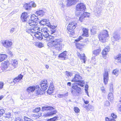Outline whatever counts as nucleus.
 Masks as SVG:
<instances>
[{
    "instance_id": "28",
    "label": "nucleus",
    "mask_w": 121,
    "mask_h": 121,
    "mask_svg": "<svg viewBox=\"0 0 121 121\" xmlns=\"http://www.w3.org/2000/svg\"><path fill=\"white\" fill-rule=\"evenodd\" d=\"M23 76L20 74L16 78L14 79L13 82L15 83L16 82H19V80L22 79L23 78Z\"/></svg>"
},
{
    "instance_id": "33",
    "label": "nucleus",
    "mask_w": 121,
    "mask_h": 121,
    "mask_svg": "<svg viewBox=\"0 0 121 121\" xmlns=\"http://www.w3.org/2000/svg\"><path fill=\"white\" fill-rule=\"evenodd\" d=\"M108 99L111 101L113 99V97L112 93H110L108 95Z\"/></svg>"
},
{
    "instance_id": "16",
    "label": "nucleus",
    "mask_w": 121,
    "mask_h": 121,
    "mask_svg": "<svg viewBox=\"0 0 121 121\" xmlns=\"http://www.w3.org/2000/svg\"><path fill=\"white\" fill-rule=\"evenodd\" d=\"M79 86H81L79 85H78L77 84H75L73 86H72L73 89H74L78 93H80L81 91V89L80 88Z\"/></svg>"
},
{
    "instance_id": "9",
    "label": "nucleus",
    "mask_w": 121,
    "mask_h": 121,
    "mask_svg": "<svg viewBox=\"0 0 121 121\" xmlns=\"http://www.w3.org/2000/svg\"><path fill=\"white\" fill-rule=\"evenodd\" d=\"M81 15L79 18V19L81 22H82L86 17H88L90 15V13H88L84 12L83 13L80 14L78 15Z\"/></svg>"
},
{
    "instance_id": "31",
    "label": "nucleus",
    "mask_w": 121,
    "mask_h": 121,
    "mask_svg": "<svg viewBox=\"0 0 121 121\" xmlns=\"http://www.w3.org/2000/svg\"><path fill=\"white\" fill-rule=\"evenodd\" d=\"M31 29V28L29 27L28 25H27L25 27V30L26 32L29 33H30Z\"/></svg>"
},
{
    "instance_id": "2",
    "label": "nucleus",
    "mask_w": 121,
    "mask_h": 121,
    "mask_svg": "<svg viewBox=\"0 0 121 121\" xmlns=\"http://www.w3.org/2000/svg\"><path fill=\"white\" fill-rule=\"evenodd\" d=\"M63 40L61 39H56L48 43V46L50 47H54L57 50H61L64 47V44L62 43Z\"/></svg>"
},
{
    "instance_id": "4",
    "label": "nucleus",
    "mask_w": 121,
    "mask_h": 121,
    "mask_svg": "<svg viewBox=\"0 0 121 121\" xmlns=\"http://www.w3.org/2000/svg\"><path fill=\"white\" fill-rule=\"evenodd\" d=\"M77 26V23L75 22H72L70 23L67 28L68 33L72 35H73L74 34V30Z\"/></svg>"
},
{
    "instance_id": "44",
    "label": "nucleus",
    "mask_w": 121,
    "mask_h": 121,
    "mask_svg": "<svg viewBox=\"0 0 121 121\" xmlns=\"http://www.w3.org/2000/svg\"><path fill=\"white\" fill-rule=\"evenodd\" d=\"M57 118V117H55L53 118L48 119V121H55L56 120Z\"/></svg>"
},
{
    "instance_id": "64",
    "label": "nucleus",
    "mask_w": 121,
    "mask_h": 121,
    "mask_svg": "<svg viewBox=\"0 0 121 121\" xmlns=\"http://www.w3.org/2000/svg\"><path fill=\"white\" fill-rule=\"evenodd\" d=\"M58 96L60 98H63L64 97V94H60L58 95Z\"/></svg>"
},
{
    "instance_id": "5",
    "label": "nucleus",
    "mask_w": 121,
    "mask_h": 121,
    "mask_svg": "<svg viewBox=\"0 0 121 121\" xmlns=\"http://www.w3.org/2000/svg\"><path fill=\"white\" fill-rule=\"evenodd\" d=\"M82 78L79 74L77 73L75 74L74 78L72 79V81L78 82V83H76V84L80 86L81 87H83L84 86V82L83 81H81Z\"/></svg>"
},
{
    "instance_id": "59",
    "label": "nucleus",
    "mask_w": 121,
    "mask_h": 121,
    "mask_svg": "<svg viewBox=\"0 0 121 121\" xmlns=\"http://www.w3.org/2000/svg\"><path fill=\"white\" fill-rule=\"evenodd\" d=\"M88 87V85H86L85 86V91L88 92L87 89Z\"/></svg>"
},
{
    "instance_id": "56",
    "label": "nucleus",
    "mask_w": 121,
    "mask_h": 121,
    "mask_svg": "<svg viewBox=\"0 0 121 121\" xmlns=\"http://www.w3.org/2000/svg\"><path fill=\"white\" fill-rule=\"evenodd\" d=\"M40 109V107L38 108H35L34 111H35V112H38L39 111Z\"/></svg>"
},
{
    "instance_id": "58",
    "label": "nucleus",
    "mask_w": 121,
    "mask_h": 121,
    "mask_svg": "<svg viewBox=\"0 0 121 121\" xmlns=\"http://www.w3.org/2000/svg\"><path fill=\"white\" fill-rule=\"evenodd\" d=\"M82 39V37L80 36L77 39L75 40V41L76 42H78L80 41V40Z\"/></svg>"
},
{
    "instance_id": "27",
    "label": "nucleus",
    "mask_w": 121,
    "mask_h": 121,
    "mask_svg": "<svg viewBox=\"0 0 121 121\" xmlns=\"http://www.w3.org/2000/svg\"><path fill=\"white\" fill-rule=\"evenodd\" d=\"M79 0H68V3L70 5L75 4Z\"/></svg>"
},
{
    "instance_id": "40",
    "label": "nucleus",
    "mask_w": 121,
    "mask_h": 121,
    "mask_svg": "<svg viewBox=\"0 0 121 121\" xmlns=\"http://www.w3.org/2000/svg\"><path fill=\"white\" fill-rule=\"evenodd\" d=\"M34 31L35 33V34L37 33L39 31V28L38 27H35L33 28Z\"/></svg>"
},
{
    "instance_id": "62",
    "label": "nucleus",
    "mask_w": 121,
    "mask_h": 121,
    "mask_svg": "<svg viewBox=\"0 0 121 121\" xmlns=\"http://www.w3.org/2000/svg\"><path fill=\"white\" fill-rule=\"evenodd\" d=\"M105 104L107 106H109L110 105V104L108 101H107L105 102Z\"/></svg>"
},
{
    "instance_id": "7",
    "label": "nucleus",
    "mask_w": 121,
    "mask_h": 121,
    "mask_svg": "<svg viewBox=\"0 0 121 121\" xmlns=\"http://www.w3.org/2000/svg\"><path fill=\"white\" fill-rule=\"evenodd\" d=\"M2 45L6 48H9L12 47V43L11 41L8 40H2L1 41Z\"/></svg>"
},
{
    "instance_id": "32",
    "label": "nucleus",
    "mask_w": 121,
    "mask_h": 121,
    "mask_svg": "<svg viewBox=\"0 0 121 121\" xmlns=\"http://www.w3.org/2000/svg\"><path fill=\"white\" fill-rule=\"evenodd\" d=\"M56 112V110H54L53 111H51L50 112L47 113L46 114V116H49L55 114Z\"/></svg>"
},
{
    "instance_id": "29",
    "label": "nucleus",
    "mask_w": 121,
    "mask_h": 121,
    "mask_svg": "<svg viewBox=\"0 0 121 121\" xmlns=\"http://www.w3.org/2000/svg\"><path fill=\"white\" fill-rule=\"evenodd\" d=\"M83 33L82 35L83 36L87 37L88 36V30L87 29L85 28H83L82 29Z\"/></svg>"
},
{
    "instance_id": "26",
    "label": "nucleus",
    "mask_w": 121,
    "mask_h": 121,
    "mask_svg": "<svg viewBox=\"0 0 121 121\" xmlns=\"http://www.w3.org/2000/svg\"><path fill=\"white\" fill-rule=\"evenodd\" d=\"M114 58L116 60H117V62H118L121 63V54H119L114 56Z\"/></svg>"
},
{
    "instance_id": "11",
    "label": "nucleus",
    "mask_w": 121,
    "mask_h": 121,
    "mask_svg": "<svg viewBox=\"0 0 121 121\" xmlns=\"http://www.w3.org/2000/svg\"><path fill=\"white\" fill-rule=\"evenodd\" d=\"M111 39L112 42L114 41L115 40L117 41L120 39V37L118 33L115 32L113 33V37H112Z\"/></svg>"
},
{
    "instance_id": "36",
    "label": "nucleus",
    "mask_w": 121,
    "mask_h": 121,
    "mask_svg": "<svg viewBox=\"0 0 121 121\" xmlns=\"http://www.w3.org/2000/svg\"><path fill=\"white\" fill-rule=\"evenodd\" d=\"M30 4H26L24 5V7L26 10H29L30 9L31 6Z\"/></svg>"
},
{
    "instance_id": "3",
    "label": "nucleus",
    "mask_w": 121,
    "mask_h": 121,
    "mask_svg": "<svg viewBox=\"0 0 121 121\" xmlns=\"http://www.w3.org/2000/svg\"><path fill=\"white\" fill-rule=\"evenodd\" d=\"M76 9L77 10L76 12V15H78L80 14L83 13L84 12L86 9V6L83 3H80L77 5Z\"/></svg>"
},
{
    "instance_id": "55",
    "label": "nucleus",
    "mask_w": 121,
    "mask_h": 121,
    "mask_svg": "<svg viewBox=\"0 0 121 121\" xmlns=\"http://www.w3.org/2000/svg\"><path fill=\"white\" fill-rule=\"evenodd\" d=\"M14 121H23L19 117L17 118Z\"/></svg>"
},
{
    "instance_id": "63",
    "label": "nucleus",
    "mask_w": 121,
    "mask_h": 121,
    "mask_svg": "<svg viewBox=\"0 0 121 121\" xmlns=\"http://www.w3.org/2000/svg\"><path fill=\"white\" fill-rule=\"evenodd\" d=\"M100 88L101 90L102 91V92H104L105 90L104 87H101Z\"/></svg>"
},
{
    "instance_id": "54",
    "label": "nucleus",
    "mask_w": 121,
    "mask_h": 121,
    "mask_svg": "<svg viewBox=\"0 0 121 121\" xmlns=\"http://www.w3.org/2000/svg\"><path fill=\"white\" fill-rule=\"evenodd\" d=\"M49 26H50V28L52 29H55L56 27V26L51 25L50 24Z\"/></svg>"
},
{
    "instance_id": "25",
    "label": "nucleus",
    "mask_w": 121,
    "mask_h": 121,
    "mask_svg": "<svg viewBox=\"0 0 121 121\" xmlns=\"http://www.w3.org/2000/svg\"><path fill=\"white\" fill-rule=\"evenodd\" d=\"M30 19L32 21L37 22L39 19L38 17L34 14L31 15Z\"/></svg>"
},
{
    "instance_id": "13",
    "label": "nucleus",
    "mask_w": 121,
    "mask_h": 121,
    "mask_svg": "<svg viewBox=\"0 0 121 121\" xmlns=\"http://www.w3.org/2000/svg\"><path fill=\"white\" fill-rule=\"evenodd\" d=\"M36 88L35 92L36 94L37 95H42L43 94V91L41 90L38 85L36 86Z\"/></svg>"
},
{
    "instance_id": "34",
    "label": "nucleus",
    "mask_w": 121,
    "mask_h": 121,
    "mask_svg": "<svg viewBox=\"0 0 121 121\" xmlns=\"http://www.w3.org/2000/svg\"><path fill=\"white\" fill-rule=\"evenodd\" d=\"M100 51L101 50L99 48L97 50H95L93 51V54L96 56H97L99 55Z\"/></svg>"
},
{
    "instance_id": "60",
    "label": "nucleus",
    "mask_w": 121,
    "mask_h": 121,
    "mask_svg": "<svg viewBox=\"0 0 121 121\" xmlns=\"http://www.w3.org/2000/svg\"><path fill=\"white\" fill-rule=\"evenodd\" d=\"M15 31V28H12L10 31L11 33H12Z\"/></svg>"
},
{
    "instance_id": "51",
    "label": "nucleus",
    "mask_w": 121,
    "mask_h": 121,
    "mask_svg": "<svg viewBox=\"0 0 121 121\" xmlns=\"http://www.w3.org/2000/svg\"><path fill=\"white\" fill-rule=\"evenodd\" d=\"M4 112V110L3 109L0 110V117L3 114Z\"/></svg>"
},
{
    "instance_id": "14",
    "label": "nucleus",
    "mask_w": 121,
    "mask_h": 121,
    "mask_svg": "<svg viewBox=\"0 0 121 121\" xmlns=\"http://www.w3.org/2000/svg\"><path fill=\"white\" fill-rule=\"evenodd\" d=\"M39 24L42 26L46 25L47 26H49L50 25V23L47 20L44 19L41 20L39 22Z\"/></svg>"
},
{
    "instance_id": "49",
    "label": "nucleus",
    "mask_w": 121,
    "mask_h": 121,
    "mask_svg": "<svg viewBox=\"0 0 121 121\" xmlns=\"http://www.w3.org/2000/svg\"><path fill=\"white\" fill-rule=\"evenodd\" d=\"M91 31L94 34H95L96 31L95 27H93L92 29H91Z\"/></svg>"
},
{
    "instance_id": "57",
    "label": "nucleus",
    "mask_w": 121,
    "mask_h": 121,
    "mask_svg": "<svg viewBox=\"0 0 121 121\" xmlns=\"http://www.w3.org/2000/svg\"><path fill=\"white\" fill-rule=\"evenodd\" d=\"M71 92L73 95H75L76 92L75 91V90H72Z\"/></svg>"
},
{
    "instance_id": "22",
    "label": "nucleus",
    "mask_w": 121,
    "mask_h": 121,
    "mask_svg": "<svg viewBox=\"0 0 121 121\" xmlns=\"http://www.w3.org/2000/svg\"><path fill=\"white\" fill-rule=\"evenodd\" d=\"M28 23L29 25L31 26H35L38 24L37 22L33 21L31 20L29 21Z\"/></svg>"
},
{
    "instance_id": "38",
    "label": "nucleus",
    "mask_w": 121,
    "mask_h": 121,
    "mask_svg": "<svg viewBox=\"0 0 121 121\" xmlns=\"http://www.w3.org/2000/svg\"><path fill=\"white\" fill-rule=\"evenodd\" d=\"M53 89L51 87H49L47 92L49 94H51L53 92Z\"/></svg>"
},
{
    "instance_id": "10",
    "label": "nucleus",
    "mask_w": 121,
    "mask_h": 121,
    "mask_svg": "<svg viewBox=\"0 0 121 121\" xmlns=\"http://www.w3.org/2000/svg\"><path fill=\"white\" fill-rule=\"evenodd\" d=\"M48 30L46 27L43 28L41 29V31L42 35L45 38H48L49 36V34L48 32Z\"/></svg>"
},
{
    "instance_id": "30",
    "label": "nucleus",
    "mask_w": 121,
    "mask_h": 121,
    "mask_svg": "<svg viewBox=\"0 0 121 121\" xmlns=\"http://www.w3.org/2000/svg\"><path fill=\"white\" fill-rule=\"evenodd\" d=\"M7 55L5 54H0V62L4 60L7 58Z\"/></svg>"
},
{
    "instance_id": "18",
    "label": "nucleus",
    "mask_w": 121,
    "mask_h": 121,
    "mask_svg": "<svg viewBox=\"0 0 121 121\" xmlns=\"http://www.w3.org/2000/svg\"><path fill=\"white\" fill-rule=\"evenodd\" d=\"M77 55L78 57H80L81 60H82L83 62L85 63L86 57L85 56V54L84 53L81 54L79 53H78Z\"/></svg>"
},
{
    "instance_id": "8",
    "label": "nucleus",
    "mask_w": 121,
    "mask_h": 121,
    "mask_svg": "<svg viewBox=\"0 0 121 121\" xmlns=\"http://www.w3.org/2000/svg\"><path fill=\"white\" fill-rule=\"evenodd\" d=\"M48 85V83L46 80L42 81L40 84L41 87L43 91H45L47 89Z\"/></svg>"
},
{
    "instance_id": "21",
    "label": "nucleus",
    "mask_w": 121,
    "mask_h": 121,
    "mask_svg": "<svg viewBox=\"0 0 121 121\" xmlns=\"http://www.w3.org/2000/svg\"><path fill=\"white\" fill-rule=\"evenodd\" d=\"M36 86H30L27 88V91L29 92H33L35 90L36 88Z\"/></svg>"
},
{
    "instance_id": "12",
    "label": "nucleus",
    "mask_w": 121,
    "mask_h": 121,
    "mask_svg": "<svg viewBox=\"0 0 121 121\" xmlns=\"http://www.w3.org/2000/svg\"><path fill=\"white\" fill-rule=\"evenodd\" d=\"M29 16L25 12L22 13L21 17V18L23 22L26 21L29 19Z\"/></svg>"
},
{
    "instance_id": "24",
    "label": "nucleus",
    "mask_w": 121,
    "mask_h": 121,
    "mask_svg": "<svg viewBox=\"0 0 121 121\" xmlns=\"http://www.w3.org/2000/svg\"><path fill=\"white\" fill-rule=\"evenodd\" d=\"M37 15L41 17L43 16L45 14V12L42 10H39L36 12Z\"/></svg>"
},
{
    "instance_id": "41",
    "label": "nucleus",
    "mask_w": 121,
    "mask_h": 121,
    "mask_svg": "<svg viewBox=\"0 0 121 121\" xmlns=\"http://www.w3.org/2000/svg\"><path fill=\"white\" fill-rule=\"evenodd\" d=\"M5 114L6 115L5 117L8 118H10L11 116V114L10 112H7L5 113Z\"/></svg>"
},
{
    "instance_id": "48",
    "label": "nucleus",
    "mask_w": 121,
    "mask_h": 121,
    "mask_svg": "<svg viewBox=\"0 0 121 121\" xmlns=\"http://www.w3.org/2000/svg\"><path fill=\"white\" fill-rule=\"evenodd\" d=\"M66 74L68 77H69V76L70 77L72 75V73L68 72H66Z\"/></svg>"
},
{
    "instance_id": "47",
    "label": "nucleus",
    "mask_w": 121,
    "mask_h": 121,
    "mask_svg": "<svg viewBox=\"0 0 121 121\" xmlns=\"http://www.w3.org/2000/svg\"><path fill=\"white\" fill-rule=\"evenodd\" d=\"M4 83L2 82H0V90L3 89Z\"/></svg>"
},
{
    "instance_id": "1",
    "label": "nucleus",
    "mask_w": 121,
    "mask_h": 121,
    "mask_svg": "<svg viewBox=\"0 0 121 121\" xmlns=\"http://www.w3.org/2000/svg\"><path fill=\"white\" fill-rule=\"evenodd\" d=\"M11 65L9 62L7 61H4L2 64V66L3 70H10L15 68L18 64L17 60L13 59L11 60Z\"/></svg>"
},
{
    "instance_id": "35",
    "label": "nucleus",
    "mask_w": 121,
    "mask_h": 121,
    "mask_svg": "<svg viewBox=\"0 0 121 121\" xmlns=\"http://www.w3.org/2000/svg\"><path fill=\"white\" fill-rule=\"evenodd\" d=\"M35 45L37 46L40 48H42L44 46L43 44V43L40 42H36L35 43Z\"/></svg>"
},
{
    "instance_id": "50",
    "label": "nucleus",
    "mask_w": 121,
    "mask_h": 121,
    "mask_svg": "<svg viewBox=\"0 0 121 121\" xmlns=\"http://www.w3.org/2000/svg\"><path fill=\"white\" fill-rule=\"evenodd\" d=\"M30 4L34 7H35L36 6V4H35L34 2V1L31 2L30 3Z\"/></svg>"
},
{
    "instance_id": "19",
    "label": "nucleus",
    "mask_w": 121,
    "mask_h": 121,
    "mask_svg": "<svg viewBox=\"0 0 121 121\" xmlns=\"http://www.w3.org/2000/svg\"><path fill=\"white\" fill-rule=\"evenodd\" d=\"M67 52H64L60 54L59 56V57L61 58L62 60H64L67 58Z\"/></svg>"
},
{
    "instance_id": "45",
    "label": "nucleus",
    "mask_w": 121,
    "mask_h": 121,
    "mask_svg": "<svg viewBox=\"0 0 121 121\" xmlns=\"http://www.w3.org/2000/svg\"><path fill=\"white\" fill-rule=\"evenodd\" d=\"M24 121H33L32 120L25 117H24Z\"/></svg>"
},
{
    "instance_id": "61",
    "label": "nucleus",
    "mask_w": 121,
    "mask_h": 121,
    "mask_svg": "<svg viewBox=\"0 0 121 121\" xmlns=\"http://www.w3.org/2000/svg\"><path fill=\"white\" fill-rule=\"evenodd\" d=\"M83 107L87 110H88V105H86L85 104H83Z\"/></svg>"
},
{
    "instance_id": "43",
    "label": "nucleus",
    "mask_w": 121,
    "mask_h": 121,
    "mask_svg": "<svg viewBox=\"0 0 121 121\" xmlns=\"http://www.w3.org/2000/svg\"><path fill=\"white\" fill-rule=\"evenodd\" d=\"M118 72V70L117 69H116L113 71V73L114 75H116L117 76Z\"/></svg>"
},
{
    "instance_id": "15",
    "label": "nucleus",
    "mask_w": 121,
    "mask_h": 121,
    "mask_svg": "<svg viewBox=\"0 0 121 121\" xmlns=\"http://www.w3.org/2000/svg\"><path fill=\"white\" fill-rule=\"evenodd\" d=\"M108 75L107 71H105L104 74V83L105 84H107L108 80Z\"/></svg>"
},
{
    "instance_id": "53",
    "label": "nucleus",
    "mask_w": 121,
    "mask_h": 121,
    "mask_svg": "<svg viewBox=\"0 0 121 121\" xmlns=\"http://www.w3.org/2000/svg\"><path fill=\"white\" fill-rule=\"evenodd\" d=\"M111 116L114 119L116 118L117 117V115L114 113H112L111 114Z\"/></svg>"
},
{
    "instance_id": "52",
    "label": "nucleus",
    "mask_w": 121,
    "mask_h": 121,
    "mask_svg": "<svg viewBox=\"0 0 121 121\" xmlns=\"http://www.w3.org/2000/svg\"><path fill=\"white\" fill-rule=\"evenodd\" d=\"M7 53L10 56L12 57L13 55V54L12 53V52L11 51H10L8 50L7 52Z\"/></svg>"
},
{
    "instance_id": "6",
    "label": "nucleus",
    "mask_w": 121,
    "mask_h": 121,
    "mask_svg": "<svg viewBox=\"0 0 121 121\" xmlns=\"http://www.w3.org/2000/svg\"><path fill=\"white\" fill-rule=\"evenodd\" d=\"M99 40L103 43L105 42L106 41L107 37L108 36L107 31L104 30L99 35Z\"/></svg>"
},
{
    "instance_id": "23",
    "label": "nucleus",
    "mask_w": 121,
    "mask_h": 121,
    "mask_svg": "<svg viewBox=\"0 0 121 121\" xmlns=\"http://www.w3.org/2000/svg\"><path fill=\"white\" fill-rule=\"evenodd\" d=\"M54 109V108L50 106H46L42 107V110L44 111L45 110H52Z\"/></svg>"
},
{
    "instance_id": "37",
    "label": "nucleus",
    "mask_w": 121,
    "mask_h": 121,
    "mask_svg": "<svg viewBox=\"0 0 121 121\" xmlns=\"http://www.w3.org/2000/svg\"><path fill=\"white\" fill-rule=\"evenodd\" d=\"M94 108L91 104H89L88 105V110H89L90 111H92L93 110Z\"/></svg>"
},
{
    "instance_id": "17",
    "label": "nucleus",
    "mask_w": 121,
    "mask_h": 121,
    "mask_svg": "<svg viewBox=\"0 0 121 121\" xmlns=\"http://www.w3.org/2000/svg\"><path fill=\"white\" fill-rule=\"evenodd\" d=\"M110 47L108 46L106 47L102 52V55L104 56L107 55V52L110 50ZM103 57L105 59L106 58L104 56H103Z\"/></svg>"
},
{
    "instance_id": "39",
    "label": "nucleus",
    "mask_w": 121,
    "mask_h": 121,
    "mask_svg": "<svg viewBox=\"0 0 121 121\" xmlns=\"http://www.w3.org/2000/svg\"><path fill=\"white\" fill-rule=\"evenodd\" d=\"M98 9V11L96 12L95 13V15H96L97 17H99L101 13V11L100 9Z\"/></svg>"
},
{
    "instance_id": "42",
    "label": "nucleus",
    "mask_w": 121,
    "mask_h": 121,
    "mask_svg": "<svg viewBox=\"0 0 121 121\" xmlns=\"http://www.w3.org/2000/svg\"><path fill=\"white\" fill-rule=\"evenodd\" d=\"M74 110L76 113H78L79 112L80 110L77 107H75L74 108Z\"/></svg>"
},
{
    "instance_id": "20",
    "label": "nucleus",
    "mask_w": 121,
    "mask_h": 121,
    "mask_svg": "<svg viewBox=\"0 0 121 121\" xmlns=\"http://www.w3.org/2000/svg\"><path fill=\"white\" fill-rule=\"evenodd\" d=\"M35 36L37 39L39 40H41L43 39V35L41 33L38 32L35 34Z\"/></svg>"
},
{
    "instance_id": "46",
    "label": "nucleus",
    "mask_w": 121,
    "mask_h": 121,
    "mask_svg": "<svg viewBox=\"0 0 121 121\" xmlns=\"http://www.w3.org/2000/svg\"><path fill=\"white\" fill-rule=\"evenodd\" d=\"M110 92H112L113 91V85L112 84H110Z\"/></svg>"
}]
</instances>
